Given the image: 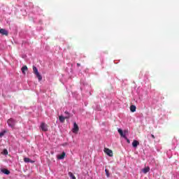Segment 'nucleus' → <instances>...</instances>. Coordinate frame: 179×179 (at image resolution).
Listing matches in <instances>:
<instances>
[{"mask_svg": "<svg viewBox=\"0 0 179 179\" xmlns=\"http://www.w3.org/2000/svg\"><path fill=\"white\" fill-rule=\"evenodd\" d=\"M33 71L34 73L36 75V78H38V80L41 82V80H43V76L38 73V69H37V67L35 66H33Z\"/></svg>", "mask_w": 179, "mask_h": 179, "instance_id": "1", "label": "nucleus"}, {"mask_svg": "<svg viewBox=\"0 0 179 179\" xmlns=\"http://www.w3.org/2000/svg\"><path fill=\"white\" fill-rule=\"evenodd\" d=\"M118 133L120 134V136L124 138V139L127 138V134H128L127 130H125L124 131H122L121 129H118Z\"/></svg>", "mask_w": 179, "mask_h": 179, "instance_id": "2", "label": "nucleus"}, {"mask_svg": "<svg viewBox=\"0 0 179 179\" xmlns=\"http://www.w3.org/2000/svg\"><path fill=\"white\" fill-rule=\"evenodd\" d=\"M72 132L73 134H78V132H79V126H78V124H76V122H74L73 124Z\"/></svg>", "mask_w": 179, "mask_h": 179, "instance_id": "3", "label": "nucleus"}, {"mask_svg": "<svg viewBox=\"0 0 179 179\" xmlns=\"http://www.w3.org/2000/svg\"><path fill=\"white\" fill-rule=\"evenodd\" d=\"M8 125L11 127V128H13L15 127V124H16V121L13 119H10L7 121Z\"/></svg>", "mask_w": 179, "mask_h": 179, "instance_id": "4", "label": "nucleus"}, {"mask_svg": "<svg viewBox=\"0 0 179 179\" xmlns=\"http://www.w3.org/2000/svg\"><path fill=\"white\" fill-rule=\"evenodd\" d=\"M103 152H105V153L106 155H108V156H110V157H112L113 156V150L108 149V148H104Z\"/></svg>", "mask_w": 179, "mask_h": 179, "instance_id": "5", "label": "nucleus"}, {"mask_svg": "<svg viewBox=\"0 0 179 179\" xmlns=\"http://www.w3.org/2000/svg\"><path fill=\"white\" fill-rule=\"evenodd\" d=\"M41 129L45 132V131H48V127H47V124H45V123H41Z\"/></svg>", "mask_w": 179, "mask_h": 179, "instance_id": "6", "label": "nucleus"}, {"mask_svg": "<svg viewBox=\"0 0 179 179\" xmlns=\"http://www.w3.org/2000/svg\"><path fill=\"white\" fill-rule=\"evenodd\" d=\"M66 155V153H65V152H63L62 155L57 156V159H59V160H62L65 159Z\"/></svg>", "mask_w": 179, "mask_h": 179, "instance_id": "7", "label": "nucleus"}, {"mask_svg": "<svg viewBox=\"0 0 179 179\" xmlns=\"http://www.w3.org/2000/svg\"><path fill=\"white\" fill-rule=\"evenodd\" d=\"M0 34L3 36H8V31L5 29H0Z\"/></svg>", "mask_w": 179, "mask_h": 179, "instance_id": "8", "label": "nucleus"}, {"mask_svg": "<svg viewBox=\"0 0 179 179\" xmlns=\"http://www.w3.org/2000/svg\"><path fill=\"white\" fill-rule=\"evenodd\" d=\"M1 173H3V174H6V176H9V174H10V171H9V170L6 169H1Z\"/></svg>", "mask_w": 179, "mask_h": 179, "instance_id": "9", "label": "nucleus"}, {"mask_svg": "<svg viewBox=\"0 0 179 179\" xmlns=\"http://www.w3.org/2000/svg\"><path fill=\"white\" fill-rule=\"evenodd\" d=\"M138 145H139L138 141L136 140H134V141L132 143L133 148H138Z\"/></svg>", "mask_w": 179, "mask_h": 179, "instance_id": "10", "label": "nucleus"}, {"mask_svg": "<svg viewBox=\"0 0 179 179\" xmlns=\"http://www.w3.org/2000/svg\"><path fill=\"white\" fill-rule=\"evenodd\" d=\"M130 111H131V113H135V111H136V106H135V105H131L130 106Z\"/></svg>", "mask_w": 179, "mask_h": 179, "instance_id": "11", "label": "nucleus"}, {"mask_svg": "<svg viewBox=\"0 0 179 179\" xmlns=\"http://www.w3.org/2000/svg\"><path fill=\"white\" fill-rule=\"evenodd\" d=\"M24 162L25 163H34V161H31V159H29V158L27 157H24Z\"/></svg>", "mask_w": 179, "mask_h": 179, "instance_id": "12", "label": "nucleus"}, {"mask_svg": "<svg viewBox=\"0 0 179 179\" xmlns=\"http://www.w3.org/2000/svg\"><path fill=\"white\" fill-rule=\"evenodd\" d=\"M150 171V168L146 167L143 169V173H144V174H146L147 173H149Z\"/></svg>", "mask_w": 179, "mask_h": 179, "instance_id": "13", "label": "nucleus"}, {"mask_svg": "<svg viewBox=\"0 0 179 179\" xmlns=\"http://www.w3.org/2000/svg\"><path fill=\"white\" fill-rule=\"evenodd\" d=\"M25 71H27V66H24L22 68V72L24 75H26Z\"/></svg>", "mask_w": 179, "mask_h": 179, "instance_id": "14", "label": "nucleus"}, {"mask_svg": "<svg viewBox=\"0 0 179 179\" xmlns=\"http://www.w3.org/2000/svg\"><path fill=\"white\" fill-rule=\"evenodd\" d=\"M65 119H66V117H64V116H59V120L60 122H65Z\"/></svg>", "mask_w": 179, "mask_h": 179, "instance_id": "15", "label": "nucleus"}, {"mask_svg": "<svg viewBox=\"0 0 179 179\" xmlns=\"http://www.w3.org/2000/svg\"><path fill=\"white\" fill-rule=\"evenodd\" d=\"M69 176L71 179H76V177H75V176L73 175V173H72V172H69Z\"/></svg>", "mask_w": 179, "mask_h": 179, "instance_id": "16", "label": "nucleus"}, {"mask_svg": "<svg viewBox=\"0 0 179 179\" xmlns=\"http://www.w3.org/2000/svg\"><path fill=\"white\" fill-rule=\"evenodd\" d=\"M64 113L66 114L65 118H69V117H71L69 112L66 111Z\"/></svg>", "mask_w": 179, "mask_h": 179, "instance_id": "17", "label": "nucleus"}, {"mask_svg": "<svg viewBox=\"0 0 179 179\" xmlns=\"http://www.w3.org/2000/svg\"><path fill=\"white\" fill-rule=\"evenodd\" d=\"M3 155H5V156H6V155H8V150L4 149V150H3Z\"/></svg>", "mask_w": 179, "mask_h": 179, "instance_id": "18", "label": "nucleus"}, {"mask_svg": "<svg viewBox=\"0 0 179 179\" xmlns=\"http://www.w3.org/2000/svg\"><path fill=\"white\" fill-rule=\"evenodd\" d=\"M105 173L106 174V177H110V173H108V170L106 169Z\"/></svg>", "mask_w": 179, "mask_h": 179, "instance_id": "19", "label": "nucleus"}, {"mask_svg": "<svg viewBox=\"0 0 179 179\" xmlns=\"http://www.w3.org/2000/svg\"><path fill=\"white\" fill-rule=\"evenodd\" d=\"M5 135V131L0 132V138H2Z\"/></svg>", "mask_w": 179, "mask_h": 179, "instance_id": "20", "label": "nucleus"}, {"mask_svg": "<svg viewBox=\"0 0 179 179\" xmlns=\"http://www.w3.org/2000/svg\"><path fill=\"white\" fill-rule=\"evenodd\" d=\"M124 139L127 141V143H131V141L128 139V137H126Z\"/></svg>", "mask_w": 179, "mask_h": 179, "instance_id": "21", "label": "nucleus"}, {"mask_svg": "<svg viewBox=\"0 0 179 179\" xmlns=\"http://www.w3.org/2000/svg\"><path fill=\"white\" fill-rule=\"evenodd\" d=\"M80 66V64L78 63L77 66Z\"/></svg>", "mask_w": 179, "mask_h": 179, "instance_id": "22", "label": "nucleus"}, {"mask_svg": "<svg viewBox=\"0 0 179 179\" xmlns=\"http://www.w3.org/2000/svg\"><path fill=\"white\" fill-rule=\"evenodd\" d=\"M152 138H155V136H154V135H152Z\"/></svg>", "mask_w": 179, "mask_h": 179, "instance_id": "23", "label": "nucleus"}]
</instances>
